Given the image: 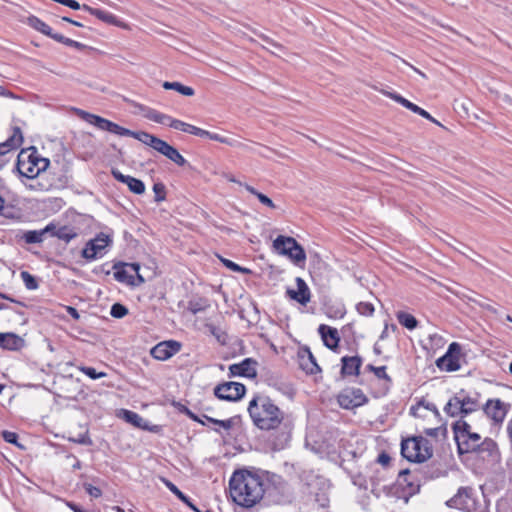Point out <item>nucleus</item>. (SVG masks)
Listing matches in <instances>:
<instances>
[{"instance_id":"obj_2","label":"nucleus","mask_w":512,"mask_h":512,"mask_svg":"<svg viewBox=\"0 0 512 512\" xmlns=\"http://www.w3.org/2000/svg\"><path fill=\"white\" fill-rule=\"evenodd\" d=\"M252 424L261 431H277L286 421V413L268 395L255 393L247 405Z\"/></svg>"},{"instance_id":"obj_8","label":"nucleus","mask_w":512,"mask_h":512,"mask_svg":"<svg viewBox=\"0 0 512 512\" xmlns=\"http://www.w3.org/2000/svg\"><path fill=\"white\" fill-rule=\"evenodd\" d=\"M401 454L410 462L421 463L432 456L433 448L423 436H413L402 440Z\"/></svg>"},{"instance_id":"obj_36","label":"nucleus","mask_w":512,"mask_h":512,"mask_svg":"<svg viewBox=\"0 0 512 512\" xmlns=\"http://www.w3.org/2000/svg\"><path fill=\"white\" fill-rule=\"evenodd\" d=\"M398 322L405 328L409 330H413L418 326L417 319L409 313L406 312H398L396 314Z\"/></svg>"},{"instance_id":"obj_45","label":"nucleus","mask_w":512,"mask_h":512,"mask_svg":"<svg viewBox=\"0 0 512 512\" xmlns=\"http://www.w3.org/2000/svg\"><path fill=\"white\" fill-rule=\"evenodd\" d=\"M110 314L114 318H123L128 314V309L120 303H115L111 307Z\"/></svg>"},{"instance_id":"obj_63","label":"nucleus","mask_w":512,"mask_h":512,"mask_svg":"<svg viewBox=\"0 0 512 512\" xmlns=\"http://www.w3.org/2000/svg\"><path fill=\"white\" fill-rule=\"evenodd\" d=\"M72 25H75V26H77V27H83V24H82V23H80V22H78V21H75V20H73Z\"/></svg>"},{"instance_id":"obj_24","label":"nucleus","mask_w":512,"mask_h":512,"mask_svg":"<svg viewBox=\"0 0 512 512\" xmlns=\"http://www.w3.org/2000/svg\"><path fill=\"white\" fill-rule=\"evenodd\" d=\"M112 175L117 181L126 184L131 192L138 195L145 192V184L140 179L130 175H124L118 170H112Z\"/></svg>"},{"instance_id":"obj_59","label":"nucleus","mask_w":512,"mask_h":512,"mask_svg":"<svg viewBox=\"0 0 512 512\" xmlns=\"http://www.w3.org/2000/svg\"><path fill=\"white\" fill-rule=\"evenodd\" d=\"M345 315V309L342 306L336 310V317L342 318Z\"/></svg>"},{"instance_id":"obj_26","label":"nucleus","mask_w":512,"mask_h":512,"mask_svg":"<svg viewBox=\"0 0 512 512\" xmlns=\"http://www.w3.org/2000/svg\"><path fill=\"white\" fill-rule=\"evenodd\" d=\"M156 151H158L159 153H161L162 155H164L165 157H167L169 160H171L180 167L184 166L187 163L186 159L180 154V152L175 147H173L164 140L161 141Z\"/></svg>"},{"instance_id":"obj_46","label":"nucleus","mask_w":512,"mask_h":512,"mask_svg":"<svg viewBox=\"0 0 512 512\" xmlns=\"http://www.w3.org/2000/svg\"><path fill=\"white\" fill-rule=\"evenodd\" d=\"M2 437L6 442H8L10 444H14L21 449H24V446H22L20 443H18L17 433L5 430L2 432Z\"/></svg>"},{"instance_id":"obj_51","label":"nucleus","mask_w":512,"mask_h":512,"mask_svg":"<svg viewBox=\"0 0 512 512\" xmlns=\"http://www.w3.org/2000/svg\"><path fill=\"white\" fill-rule=\"evenodd\" d=\"M376 462L378 464L382 465L383 467H387L390 464V462H391V457H390V455L387 452L382 451L377 456Z\"/></svg>"},{"instance_id":"obj_43","label":"nucleus","mask_w":512,"mask_h":512,"mask_svg":"<svg viewBox=\"0 0 512 512\" xmlns=\"http://www.w3.org/2000/svg\"><path fill=\"white\" fill-rule=\"evenodd\" d=\"M78 369L93 380L104 378L107 376L105 372H97L96 369L93 367L79 366Z\"/></svg>"},{"instance_id":"obj_18","label":"nucleus","mask_w":512,"mask_h":512,"mask_svg":"<svg viewBox=\"0 0 512 512\" xmlns=\"http://www.w3.org/2000/svg\"><path fill=\"white\" fill-rule=\"evenodd\" d=\"M182 348V344L176 340L162 341L156 344L150 351L151 356L159 361H166Z\"/></svg>"},{"instance_id":"obj_30","label":"nucleus","mask_w":512,"mask_h":512,"mask_svg":"<svg viewBox=\"0 0 512 512\" xmlns=\"http://www.w3.org/2000/svg\"><path fill=\"white\" fill-rule=\"evenodd\" d=\"M144 117L152 122L169 127L172 117L153 108H147Z\"/></svg>"},{"instance_id":"obj_33","label":"nucleus","mask_w":512,"mask_h":512,"mask_svg":"<svg viewBox=\"0 0 512 512\" xmlns=\"http://www.w3.org/2000/svg\"><path fill=\"white\" fill-rule=\"evenodd\" d=\"M50 230V226H47L46 228L42 230H30L23 233L22 239L27 244H35V243H41L44 239V235L47 231Z\"/></svg>"},{"instance_id":"obj_6","label":"nucleus","mask_w":512,"mask_h":512,"mask_svg":"<svg viewBox=\"0 0 512 512\" xmlns=\"http://www.w3.org/2000/svg\"><path fill=\"white\" fill-rule=\"evenodd\" d=\"M50 164L49 159L41 157L36 148L22 149L17 157L16 168L21 176L34 179L44 172Z\"/></svg>"},{"instance_id":"obj_15","label":"nucleus","mask_w":512,"mask_h":512,"mask_svg":"<svg viewBox=\"0 0 512 512\" xmlns=\"http://www.w3.org/2000/svg\"><path fill=\"white\" fill-rule=\"evenodd\" d=\"M23 143V133L20 127L13 126L10 130L9 137L0 143V169L7 163V154L17 150Z\"/></svg>"},{"instance_id":"obj_9","label":"nucleus","mask_w":512,"mask_h":512,"mask_svg":"<svg viewBox=\"0 0 512 512\" xmlns=\"http://www.w3.org/2000/svg\"><path fill=\"white\" fill-rule=\"evenodd\" d=\"M112 236L100 232L93 239H90L81 251V256L91 262L102 258L107 253V248L112 245Z\"/></svg>"},{"instance_id":"obj_27","label":"nucleus","mask_w":512,"mask_h":512,"mask_svg":"<svg viewBox=\"0 0 512 512\" xmlns=\"http://www.w3.org/2000/svg\"><path fill=\"white\" fill-rule=\"evenodd\" d=\"M470 502H473L471 489L460 488L458 493L448 501V505L452 508L465 510L470 508Z\"/></svg>"},{"instance_id":"obj_61","label":"nucleus","mask_w":512,"mask_h":512,"mask_svg":"<svg viewBox=\"0 0 512 512\" xmlns=\"http://www.w3.org/2000/svg\"><path fill=\"white\" fill-rule=\"evenodd\" d=\"M0 297H1V298H3V299L10 300L11 302H14V301H15L14 299H12V298H10V297L6 296V295H5V294H3V293H0Z\"/></svg>"},{"instance_id":"obj_62","label":"nucleus","mask_w":512,"mask_h":512,"mask_svg":"<svg viewBox=\"0 0 512 512\" xmlns=\"http://www.w3.org/2000/svg\"><path fill=\"white\" fill-rule=\"evenodd\" d=\"M62 20L65 21V22H68L70 24H72V22H73V19H71L69 17H62Z\"/></svg>"},{"instance_id":"obj_52","label":"nucleus","mask_w":512,"mask_h":512,"mask_svg":"<svg viewBox=\"0 0 512 512\" xmlns=\"http://www.w3.org/2000/svg\"><path fill=\"white\" fill-rule=\"evenodd\" d=\"M124 415L127 421L131 423H135L136 420L139 418V415L135 412L124 410Z\"/></svg>"},{"instance_id":"obj_47","label":"nucleus","mask_w":512,"mask_h":512,"mask_svg":"<svg viewBox=\"0 0 512 512\" xmlns=\"http://www.w3.org/2000/svg\"><path fill=\"white\" fill-rule=\"evenodd\" d=\"M221 262L223 263V265L225 267H227L231 271L241 272V273H248L249 272V270L247 268L241 267L240 265H238L237 263H235V262H233V261H231L229 259L221 258Z\"/></svg>"},{"instance_id":"obj_16","label":"nucleus","mask_w":512,"mask_h":512,"mask_svg":"<svg viewBox=\"0 0 512 512\" xmlns=\"http://www.w3.org/2000/svg\"><path fill=\"white\" fill-rule=\"evenodd\" d=\"M297 364L306 375L321 373V367L308 346H300L297 350Z\"/></svg>"},{"instance_id":"obj_42","label":"nucleus","mask_w":512,"mask_h":512,"mask_svg":"<svg viewBox=\"0 0 512 512\" xmlns=\"http://www.w3.org/2000/svg\"><path fill=\"white\" fill-rule=\"evenodd\" d=\"M21 279L25 284V287L29 290H35L38 288V282L36 278L28 271H22L20 273Z\"/></svg>"},{"instance_id":"obj_3","label":"nucleus","mask_w":512,"mask_h":512,"mask_svg":"<svg viewBox=\"0 0 512 512\" xmlns=\"http://www.w3.org/2000/svg\"><path fill=\"white\" fill-rule=\"evenodd\" d=\"M452 430L460 455L475 453L483 459L489 457L492 460L499 455L497 443L491 438L482 439L464 419L457 420Z\"/></svg>"},{"instance_id":"obj_31","label":"nucleus","mask_w":512,"mask_h":512,"mask_svg":"<svg viewBox=\"0 0 512 512\" xmlns=\"http://www.w3.org/2000/svg\"><path fill=\"white\" fill-rule=\"evenodd\" d=\"M385 95H387L392 100L396 101L397 103L401 104L403 107L409 109L410 111L420 115L423 108L419 107L418 105L412 103L408 99L404 98L400 94L392 93V92H385Z\"/></svg>"},{"instance_id":"obj_11","label":"nucleus","mask_w":512,"mask_h":512,"mask_svg":"<svg viewBox=\"0 0 512 512\" xmlns=\"http://www.w3.org/2000/svg\"><path fill=\"white\" fill-rule=\"evenodd\" d=\"M510 410L511 404L499 398L488 399L483 406L484 414L494 426H501Z\"/></svg>"},{"instance_id":"obj_38","label":"nucleus","mask_w":512,"mask_h":512,"mask_svg":"<svg viewBox=\"0 0 512 512\" xmlns=\"http://www.w3.org/2000/svg\"><path fill=\"white\" fill-rule=\"evenodd\" d=\"M399 481L408 488L410 494L415 493L419 489V485L414 483V477L409 470L400 473Z\"/></svg>"},{"instance_id":"obj_48","label":"nucleus","mask_w":512,"mask_h":512,"mask_svg":"<svg viewBox=\"0 0 512 512\" xmlns=\"http://www.w3.org/2000/svg\"><path fill=\"white\" fill-rule=\"evenodd\" d=\"M153 191L155 193V201L161 202L166 198V189L162 183H155L153 185Z\"/></svg>"},{"instance_id":"obj_39","label":"nucleus","mask_w":512,"mask_h":512,"mask_svg":"<svg viewBox=\"0 0 512 512\" xmlns=\"http://www.w3.org/2000/svg\"><path fill=\"white\" fill-rule=\"evenodd\" d=\"M54 235L60 239V240H63L65 242H70L72 239L76 238L78 233L76 232V230L72 227H69V226H61L59 227Z\"/></svg>"},{"instance_id":"obj_57","label":"nucleus","mask_w":512,"mask_h":512,"mask_svg":"<svg viewBox=\"0 0 512 512\" xmlns=\"http://www.w3.org/2000/svg\"><path fill=\"white\" fill-rule=\"evenodd\" d=\"M189 310L193 313V314H196L197 312L203 310V307L199 306L198 303H194V302H189Z\"/></svg>"},{"instance_id":"obj_64","label":"nucleus","mask_w":512,"mask_h":512,"mask_svg":"<svg viewBox=\"0 0 512 512\" xmlns=\"http://www.w3.org/2000/svg\"><path fill=\"white\" fill-rule=\"evenodd\" d=\"M0 95H6V90L3 86L0 85Z\"/></svg>"},{"instance_id":"obj_22","label":"nucleus","mask_w":512,"mask_h":512,"mask_svg":"<svg viewBox=\"0 0 512 512\" xmlns=\"http://www.w3.org/2000/svg\"><path fill=\"white\" fill-rule=\"evenodd\" d=\"M139 269L137 263L123 264L120 267L115 266L114 278L121 283L134 284V274H137L140 282H143L144 279L138 274Z\"/></svg>"},{"instance_id":"obj_50","label":"nucleus","mask_w":512,"mask_h":512,"mask_svg":"<svg viewBox=\"0 0 512 512\" xmlns=\"http://www.w3.org/2000/svg\"><path fill=\"white\" fill-rule=\"evenodd\" d=\"M84 488L91 497L99 498L102 496L101 489L96 486H93L92 484H85Z\"/></svg>"},{"instance_id":"obj_34","label":"nucleus","mask_w":512,"mask_h":512,"mask_svg":"<svg viewBox=\"0 0 512 512\" xmlns=\"http://www.w3.org/2000/svg\"><path fill=\"white\" fill-rule=\"evenodd\" d=\"M161 481L179 500H181L183 503H185L192 509L196 510L195 506L192 504L190 499L183 492H181L174 483H172L170 480L164 477L161 478Z\"/></svg>"},{"instance_id":"obj_37","label":"nucleus","mask_w":512,"mask_h":512,"mask_svg":"<svg viewBox=\"0 0 512 512\" xmlns=\"http://www.w3.org/2000/svg\"><path fill=\"white\" fill-rule=\"evenodd\" d=\"M82 9H84L85 11L89 12L91 15L97 17L98 19H100L104 22L112 23L114 20V15H112L111 13H108L104 10H101L98 8H93L86 4L82 5Z\"/></svg>"},{"instance_id":"obj_35","label":"nucleus","mask_w":512,"mask_h":512,"mask_svg":"<svg viewBox=\"0 0 512 512\" xmlns=\"http://www.w3.org/2000/svg\"><path fill=\"white\" fill-rule=\"evenodd\" d=\"M287 240L296 241L295 238L290 236H283L279 235L274 241H273V248L281 255L284 254V251H290L291 249H294L291 244H287Z\"/></svg>"},{"instance_id":"obj_56","label":"nucleus","mask_w":512,"mask_h":512,"mask_svg":"<svg viewBox=\"0 0 512 512\" xmlns=\"http://www.w3.org/2000/svg\"><path fill=\"white\" fill-rule=\"evenodd\" d=\"M66 309H67V312L69 313V315L72 318H74L75 320L79 319L80 315H79V313H78L76 308L71 307V306H67Z\"/></svg>"},{"instance_id":"obj_60","label":"nucleus","mask_w":512,"mask_h":512,"mask_svg":"<svg viewBox=\"0 0 512 512\" xmlns=\"http://www.w3.org/2000/svg\"><path fill=\"white\" fill-rule=\"evenodd\" d=\"M227 179H228L230 182H234V183H238L239 185H242V183H241V182H239V181H237L234 177H228ZM244 185H245V184H243V186H244Z\"/></svg>"},{"instance_id":"obj_49","label":"nucleus","mask_w":512,"mask_h":512,"mask_svg":"<svg viewBox=\"0 0 512 512\" xmlns=\"http://www.w3.org/2000/svg\"><path fill=\"white\" fill-rule=\"evenodd\" d=\"M53 39L57 42H60L62 44H65L66 46H69V47H75V48H79L82 46L81 43L75 41V40H72L70 38H67L65 36H63L62 34H59L57 36H53Z\"/></svg>"},{"instance_id":"obj_10","label":"nucleus","mask_w":512,"mask_h":512,"mask_svg":"<svg viewBox=\"0 0 512 512\" xmlns=\"http://www.w3.org/2000/svg\"><path fill=\"white\" fill-rule=\"evenodd\" d=\"M338 405L345 410H354L366 405L369 401L361 388L346 387L336 395Z\"/></svg>"},{"instance_id":"obj_7","label":"nucleus","mask_w":512,"mask_h":512,"mask_svg":"<svg viewBox=\"0 0 512 512\" xmlns=\"http://www.w3.org/2000/svg\"><path fill=\"white\" fill-rule=\"evenodd\" d=\"M478 408V397L472 396L464 389H461L448 400L444 406V412L449 417H460V419H463L467 415L477 411Z\"/></svg>"},{"instance_id":"obj_29","label":"nucleus","mask_w":512,"mask_h":512,"mask_svg":"<svg viewBox=\"0 0 512 512\" xmlns=\"http://www.w3.org/2000/svg\"><path fill=\"white\" fill-rule=\"evenodd\" d=\"M27 23L29 24L30 27H32L36 31H38L52 39H53V36L58 35V33L53 32L52 28L47 23H45L44 21H42L40 18H38L36 16L32 15V16L28 17Z\"/></svg>"},{"instance_id":"obj_17","label":"nucleus","mask_w":512,"mask_h":512,"mask_svg":"<svg viewBox=\"0 0 512 512\" xmlns=\"http://www.w3.org/2000/svg\"><path fill=\"white\" fill-rule=\"evenodd\" d=\"M365 371L373 373L375 378L379 381V389L373 392V396L378 398L387 395L392 385V378L387 372V366H375L373 364H367Z\"/></svg>"},{"instance_id":"obj_32","label":"nucleus","mask_w":512,"mask_h":512,"mask_svg":"<svg viewBox=\"0 0 512 512\" xmlns=\"http://www.w3.org/2000/svg\"><path fill=\"white\" fill-rule=\"evenodd\" d=\"M162 87L165 90H174V91H176L184 96H188V97H191L195 94V90L192 87L183 85L180 82L165 81L162 84Z\"/></svg>"},{"instance_id":"obj_12","label":"nucleus","mask_w":512,"mask_h":512,"mask_svg":"<svg viewBox=\"0 0 512 512\" xmlns=\"http://www.w3.org/2000/svg\"><path fill=\"white\" fill-rule=\"evenodd\" d=\"M169 127L173 128L175 130H179V131L191 134V135H195V136H199V137H207L211 140H214V141H217V142H220L223 144H227L230 146L234 145V143L226 137H223L217 133H211L208 130H204L202 128H199L197 126H194L192 124L186 123L182 120H179V119H176L173 117L170 121Z\"/></svg>"},{"instance_id":"obj_1","label":"nucleus","mask_w":512,"mask_h":512,"mask_svg":"<svg viewBox=\"0 0 512 512\" xmlns=\"http://www.w3.org/2000/svg\"><path fill=\"white\" fill-rule=\"evenodd\" d=\"M229 494L234 503L251 508L259 503L265 494L264 479L251 471H235L229 480Z\"/></svg>"},{"instance_id":"obj_4","label":"nucleus","mask_w":512,"mask_h":512,"mask_svg":"<svg viewBox=\"0 0 512 512\" xmlns=\"http://www.w3.org/2000/svg\"><path fill=\"white\" fill-rule=\"evenodd\" d=\"M410 415L416 419L417 426L425 435L435 439L446 436L447 429L438 408L424 397L410 407Z\"/></svg>"},{"instance_id":"obj_53","label":"nucleus","mask_w":512,"mask_h":512,"mask_svg":"<svg viewBox=\"0 0 512 512\" xmlns=\"http://www.w3.org/2000/svg\"><path fill=\"white\" fill-rule=\"evenodd\" d=\"M186 415L193 421L197 422V423H200L202 425H205L206 423L202 420V416H198L197 414L193 413L192 411L190 410H186Z\"/></svg>"},{"instance_id":"obj_20","label":"nucleus","mask_w":512,"mask_h":512,"mask_svg":"<svg viewBox=\"0 0 512 512\" xmlns=\"http://www.w3.org/2000/svg\"><path fill=\"white\" fill-rule=\"evenodd\" d=\"M295 283L296 289L288 288L286 290V296L290 300L295 301L302 306H306L312 298L311 290L305 280L301 277H296Z\"/></svg>"},{"instance_id":"obj_14","label":"nucleus","mask_w":512,"mask_h":512,"mask_svg":"<svg viewBox=\"0 0 512 512\" xmlns=\"http://www.w3.org/2000/svg\"><path fill=\"white\" fill-rule=\"evenodd\" d=\"M461 346L457 342H452L446 353L436 360V366L441 371L454 372L461 367Z\"/></svg>"},{"instance_id":"obj_58","label":"nucleus","mask_w":512,"mask_h":512,"mask_svg":"<svg viewBox=\"0 0 512 512\" xmlns=\"http://www.w3.org/2000/svg\"><path fill=\"white\" fill-rule=\"evenodd\" d=\"M75 442L79 444H90L91 441L88 436H81L80 438L74 440Z\"/></svg>"},{"instance_id":"obj_55","label":"nucleus","mask_w":512,"mask_h":512,"mask_svg":"<svg viewBox=\"0 0 512 512\" xmlns=\"http://www.w3.org/2000/svg\"><path fill=\"white\" fill-rule=\"evenodd\" d=\"M65 6L71 8L73 10H78V9L82 8V6L76 0H67Z\"/></svg>"},{"instance_id":"obj_23","label":"nucleus","mask_w":512,"mask_h":512,"mask_svg":"<svg viewBox=\"0 0 512 512\" xmlns=\"http://www.w3.org/2000/svg\"><path fill=\"white\" fill-rule=\"evenodd\" d=\"M318 332L321 336V339H322L324 345L328 349L336 352L339 348V342H340V336H339L338 330L334 327H331V326H328L325 324H321L318 327Z\"/></svg>"},{"instance_id":"obj_28","label":"nucleus","mask_w":512,"mask_h":512,"mask_svg":"<svg viewBox=\"0 0 512 512\" xmlns=\"http://www.w3.org/2000/svg\"><path fill=\"white\" fill-rule=\"evenodd\" d=\"M23 346L21 337L14 333H0V347L8 350H19Z\"/></svg>"},{"instance_id":"obj_40","label":"nucleus","mask_w":512,"mask_h":512,"mask_svg":"<svg viewBox=\"0 0 512 512\" xmlns=\"http://www.w3.org/2000/svg\"><path fill=\"white\" fill-rule=\"evenodd\" d=\"M244 188L249 192L251 193L252 195L256 196L257 199L259 200V202L263 205H265L266 207L268 208H271V209H274L276 208L274 202L268 197L266 196L265 194L257 191L253 186L249 185V184H245L244 185Z\"/></svg>"},{"instance_id":"obj_54","label":"nucleus","mask_w":512,"mask_h":512,"mask_svg":"<svg viewBox=\"0 0 512 512\" xmlns=\"http://www.w3.org/2000/svg\"><path fill=\"white\" fill-rule=\"evenodd\" d=\"M420 116H422L423 118L431 121L432 123L436 124V125H439V126H442V124L436 120L429 112H427L426 110H422V112L420 113Z\"/></svg>"},{"instance_id":"obj_25","label":"nucleus","mask_w":512,"mask_h":512,"mask_svg":"<svg viewBox=\"0 0 512 512\" xmlns=\"http://www.w3.org/2000/svg\"><path fill=\"white\" fill-rule=\"evenodd\" d=\"M287 244L293 245L292 247L294 249L284 251L283 255L288 257L294 265L303 269L306 264V252L304 248L297 241L287 240Z\"/></svg>"},{"instance_id":"obj_13","label":"nucleus","mask_w":512,"mask_h":512,"mask_svg":"<svg viewBox=\"0 0 512 512\" xmlns=\"http://www.w3.org/2000/svg\"><path fill=\"white\" fill-rule=\"evenodd\" d=\"M213 393L219 400L237 402L244 397L246 387L239 382H223L214 387Z\"/></svg>"},{"instance_id":"obj_41","label":"nucleus","mask_w":512,"mask_h":512,"mask_svg":"<svg viewBox=\"0 0 512 512\" xmlns=\"http://www.w3.org/2000/svg\"><path fill=\"white\" fill-rule=\"evenodd\" d=\"M202 418H206V421L208 423H212L214 425H217V426H219L220 428H222V429H224L226 431L232 429V427L235 424V419L234 418H229V419H226V420H218V419L209 417V416H207L205 414L202 415Z\"/></svg>"},{"instance_id":"obj_5","label":"nucleus","mask_w":512,"mask_h":512,"mask_svg":"<svg viewBox=\"0 0 512 512\" xmlns=\"http://www.w3.org/2000/svg\"><path fill=\"white\" fill-rule=\"evenodd\" d=\"M75 114L85 121L86 123L98 128L102 131H107L112 134L118 135V136H129L133 137L140 142L144 143L147 146L152 147L153 149L157 150L158 146L160 145L162 139L144 131H131L125 127H122L118 125L117 123H114L106 118H103L99 115L89 113L87 111H84L82 109H75Z\"/></svg>"},{"instance_id":"obj_44","label":"nucleus","mask_w":512,"mask_h":512,"mask_svg":"<svg viewBox=\"0 0 512 512\" xmlns=\"http://www.w3.org/2000/svg\"><path fill=\"white\" fill-rule=\"evenodd\" d=\"M359 314L364 316H372L374 314V305L370 302H359L356 306Z\"/></svg>"},{"instance_id":"obj_21","label":"nucleus","mask_w":512,"mask_h":512,"mask_svg":"<svg viewBox=\"0 0 512 512\" xmlns=\"http://www.w3.org/2000/svg\"><path fill=\"white\" fill-rule=\"evenodd\" d=\"M257 362L252 358H246L240 363H235L229 366L230 377H246L255 378L257 376Z\"/></svg>"},{"instance_id":"obj_19","label":"nucleus","mask_w":512,"mask_h":512,"mask_svg":"<svg viewBox=\"0 0 512 512\" xmlns=\"http://www.w3.org/2000/svg\"><path fill=\"white\" fill-rule=\"evenodd\" d=\"M363 365V358L359 355H345L340 359V376L345 378H357L360 376V369Z\"/></svg>"}]
</instances>
